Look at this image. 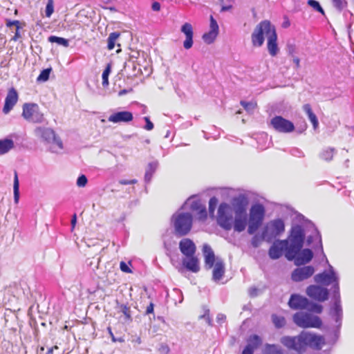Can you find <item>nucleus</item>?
<instances>
[{"mask_svg": "<svg viewBox=\"0 0 354 354\" xmlns=\"http://www.w3.org/2000/svg\"><path fill=\"white\" fill-rule=\"evenodd\" d=\"M298 218L301 222V224L297 225V230L295 232V235L297 236L298 239L297 240L299 248L297 250H296L295 254H294L295 257L292 259L295 265L297 266H304L308 263L313 258V252L310 249L306 248L302 250L306 237L304 227L306 223H308L314 228L313 234L308 236L307 238L308 244L310 245L315 242V244L313 247L315 252H320L323 257L326 259L324 252L322 238L319 231L315 227L313 223L309 221L306 220L303 215L298 216Z\"/></svg>", "mask_w": 354, "mask_h": 354, "instance_id": "1", "label": "nucleus"}, {"mask_svg": "<svg viewBox=\"0 0 354 354\" xmlns=\"http://www.w3.org/2000/svg\"><path fill=\"white\" fill-rule=\"evenodd\" d=\"M314 281L317 283L326 286L333 284L331 291L333 292V304L330 308L329 315L335 321L339 323V326L343 317V310L341 305L339 277L337 274L335 272L333 266L329 265V271L328 272H323L315 275Z\"/></svg>", "mask_w": 354, "mask_h": 354, "instance_id": "2", "label": "nucleus"}, {"mask_svg": "<svg viewBox=\"0 0 354 354\" xmlns=\"http://www.w3.org/2000/svg\"><path fill=\"white\" fill-rule=\"evenodd\" d=\"M280 342L290 350L302 353L307 347L320 350L325 344V339L322 335L303 330L297 336H283Z\"/></svg>", "mask_w": 354, "mask_h": 354, "instance_id": "3", "label": "nucleus"}, {"mask_svg": "<svg viewBox=\"0 0 354 354\" xmlns=\"http://www.w3.org/2000/svg\"><path fill=\"white\" fill-rule=\"evenodd\" d=\"M267 38V48L272 57L276 56L279 53L277 44V35L276 28L270 21L264 20L261 21L254 28L251 35L252 43L254 46H261Z\"/></svg>", "mask_w": 354, "mask_h": 354, "instance_id": "4", "label": "nucleus"}, {"mask_svg": "<svg viewBox=\"0 0 354 354\" xmlns=\"http://www.w3.org/2000/svg\"><path fill=\"white\" fill-rule=\"evenodd\" d=\"M298 224H292L287 239H277L273 242L268 250V256L272 260L279 259L284 253L288 261H292L296 250H298V239L295 235Z\"/></svg>", "mask_w": 354, "mask_h": 354, "instance_id": "5", "label": "nucleus"}, {"mask_svg": "<svg viewBox=\"0 0 354 354\" xmlns=\"http://www.w3.org/2000/svg\"><path fill=\"white\" fill-rule=\"evenodd\" d=\"M171 223L174 227V232L177 236L187 235L191 230L193 217L188 212H176L171 217Z\"/></svg>", "mask_w": 354, "mask_h": 354, "instance_id": "6", "label": "nucleus"}, {"mask_svg": "<svg viewBox=\"0 0 354 354\" xmlns=\"http://www.w3.org/2000/svg\"><path fill=\"white\" fill-rule=\"evenodd\" d=\"M35 136L42 139L47 144H51L50 151L53 153H59L64 149L62 140L50 128L37 127L35 130Z\"/></svg>", "mask_w": 354, "mask_h": 354, "instance_id": "7", "label": "nucleus"}, {"mask_svg": "<svg viewBox=\"0 0 354 354\" xmlns=\"http://www.w3.org/2000/svg\"><path fill=\"white\" fill-rule=\"evenodd\" d=\"M265 214L266 209L262 204L256 203L251 206L248 217V234H253L261 227L264 220Z\"/></svg>", "mask_w": 354, "mask_h": 354, "instance_id": "8", "label": "nucleus"}, {"mask_svg": "<svg viewBox=\"0 0 354 354\" xmlns=\"http://www.w3.org/2000/svg\"><path fill=\"white\" fill-rule=\"evenodd\" d=\"M292 320L297 326L303 328H319L322 325V321L318 316L302 311L295 313Z\"/></svg>", "mask_w": 354, "mask_h": 354, "instance_id": "9", "label": "nucleus"}, {"mask_svg": "<svg viewBox=\"0 0 354 354\" xmlns=\"http://www.w3.org/2000/svg\"><path fill=\"white\" fill-rule=\"evenodd\" d=\"M233 212L231 205L227 203H221L218 206L216 221L225 230L229 231L232 228Z\"/></svg>", "mask_w": 354, "mask_h": 354, "instance_id": "10", "label": "nucleus"}, {"mask_svg": "<svg viewBox=\"0 0 354 354\" xmlns=\"http://www.w3.org/2000/svg\"><path fill=\"white\" fill-rule=\"evenodd\" d=\"M263 231L264 238H266V241L270 242L273 239L280 236L284 232V221L281 218L271 220L267 223Z\"/></svg>", "mask_w": 354, "mask_h": 354, "instance_id": "11", "label": "nucleus"}, {"mask_svg": "<svg viewBox=\"0 0 354 354\" xmlns=\"http://www.w3.org/2000/svg\"><path fill=\"white\" fill-rule=\"evenodd\" d=\"M269 126L279 133H288L293 131V123L281 116H275L271 119Z\"/></svg>", "mask_w": 354, "mask_h": 354, "instance_id": "12", "label": "nucleus"}, {"mask_svg": "<svg viewBox=\"0 0 354 354\" xmlns=\"http://www.w3.org/2000/svg\"><path fill=\"white\" fill-rule=\"evenodd\" d=\"M306 292L310 298L318 301H325L328 299V289L319 286L310 285L307 287Z\"/></svg>", "mask_w": 354, "mask_h": 354, "instance_id": "13", "label": "nucleus"}, {"mask_svg": "<svg viewBox=\"0 0 354 354\" xmlns=\"http://www.w3.org/2000/svg\"><path fill=\"white\" fill-rule=\"evenodd\" d=\"M315 272L312 266H305L295 269L291 274V279L295 282H300L310 278Z\"/></svg>", "mask_w": 354, "mask_h": 354, "instance_id": "14", "label": "nucleus"}, {"mask_svg": "<svg viewBox=\"0 0 354 354\" xmlns=\"http://www.w3.org/2000/svg\"><path fill=\"white\" fill-rule=\"evenodd\" d=\"M248 199L244 194H239L232 200V208L234 214L247 213Z\"/></svg>", "mask_w": 354, "mask_h": 354, "instance_id": "15", "label": "nucleus"}, {"mask_svg": "<svg viewBox=\"0 0 354 354\" xmlns=\"http://www.w3.org/2000/svg\"><path fill=\"white\" fill-rule=\"evenodd\" d=\"M218 25L212 15L209 18V30L203 34V39L207 44H212L218 35Z\"/></svg>", "mask_w": 354, "mask_h": 354, "instance_id": "16", "label": "nucleus"}, {"mask_svg": "<svg viewBox=\"0 0 354 354\" xmlns=\"http://www.w3.org/2000/svg\"><path fill=\"white\" fill-rule=\"evenodd\" d=\"M308 303L309 300L306 297L298 294H292L288 304L292 310H306L308 308Z\"/></svg>", "mask_w": 354, "mask_h": 354, "instance_id": "17", "label": "nucleus"}, {"mask_svg": "<svg viewBox=\"0 0 354 354\" xmlns=\"http://www.w3.org/2000/svg\"><path fill=\"white\" fill-rule=\"evenodd\" d=\"M248 226L247 213L234 214L233 218L232 228L234 232H242Z\"/></svg>", "mask_w": 354, "mask_h": 354, "instance_id": "18", "label": "nucleus"}, {"mask_svg": "<svg viewBox=\"0 0 354 354\" xmlns=\"http://www.w3.org/2000/svg\"><path fill=\"white\" fill-rule=\"evenodd\" d=\"M180 32L185 35V40L183 41V47L188 50L193 46L194 30L192 25L189 23H185L180 28Z\"/></svg>", "mask_w": 354, "mask_h": 354, "instance_id": "19", "label": "nucleus"}, {"mask_svg": "<svg viewBox=\"0 0 354 354\" xmlns=\"http://www.w3.org/2000/svg\"><path fill=\"white\" fill-rule=\"evenodd\" d=\"M18 99L17 90L13 87L10 88L7 93L3 111H11L17 104Z\"/></svg>", "mask_w": 354, "mask_h": 354, "instance_id": "20", "label": "nucleus"}, {"mask_svg": "<svg viewBox=\"0 0 354 354\" xmlns=\"http://www.w3.org/2000/svg\"><path fill=\"white\" fill-rule=\"evenodd\" d=\"M179 249L183 255L190 257L194 255L196 248L191 239H183L179 243Z\"/></svg>", "mask_w": 354, "mask_h": 354, "instance_id": "21", "label": "nucleus"}, {"mask_svg": "<svg viewBox=\"0 0 354 354\" xmlns=\"http://www.w3.org/2000/svg\"><path fill=\"white\" fill-rule=\"evenodd\" d=\"M182 262L183 267L189 271L196 273L200 270L198 259L194 255L185 257Z\"/></svg>", "mask_w": 354, "mask_h": 354, "instance_id": "22", "label": "nucleus"}, {"mask_svg": "<svg viewBox=\"0 0 354 354\" xmlns=\"http://www.w3.org/2000/svg\"><path fill=\"white\" fill-rule=\"evenodd\" d=\"M203 252L205 256V263L207 269H210L214 265L215 256L214 251L208 244H204Z\"/></svg>", "mask_w": 354, "mask_h": 354, "instance_id": "23", "label": "nucleus"}, {"mask_svg": "<svg viewBox=\"0 0 354 354\" xmlns=\"http://www.w3.org/2000/svg\"><path fill=\"white\" fill-rule=\"evenodd\" d=\"M213 272H212V279L214 281H220L224 275L225 273V264L221 260H218L216 261L215 264L213 266Z\"/></svg>", "mask_w": 354, "mask_h": 354, "instance_id": "24", "label": "nucleus"}, {"mask_svg": "<svg viewBox=\"0 0 354 354\" xmlns=\"http://www.w3.org/2000/svg\"><path fill=\"white\" fill-rule=\"evenodd\" d=\"M22 116L27 121L33 123H43L46 121L41 112H22Z\"/></svg>", "mask_w": 354, "mask_h": 354, "instance_id": "25", "label": "nucleus"}, {"mask_svg": "<svg viewBox=\"0 0 354 354\" xmlns=\"http://www.w3.org/2000/svg\"><path fill=\"white\" fill-rule=\"evenodd\" d=\"M133 115L131 112H116L109 118L110 122L117 123L119 122H129L132 120Z\"/></svg>", "mask_w": 354, "mask_h": 354, "instance_id": "26", "label": "nucleus"}, {"mask_svg": "<svg viewBox=\"0 0 354 354\" xmlns=\"http://www.w3.org/2000/svg\"><path fill=\"white\" fill-rule=\"evenodd\" d=\"M15 147L14 141L10 138L0 140V156L7 153Z\"/></svg>", "mask_w": 354, "mask_h": 354, "instance_id": "27", "label": "nucleus"}, {"mask_svg": "<svg viewBox=\"0 0 354 354\" xmlns=\"http://www.w3.org/2000/svg\"><path fill=\"white\" fill-rule=\"evenodd\" d=\"M158 166V161H153L149 162L146 168L145 180L146 183H149L151 180L153 173L156 171Z\"/></svg>", "mask_w": 354, "mask_h": 354, "instance_id": "28", "label": "nucleus"}, {"mask_svg": "<svg viewBox=\"0 0 354 354\" xmlns=\"http://www.w3.org/2000/svg\"><path fill=\"white\" fill-rule=\"evenodd\" d=\"M48 41L50 43H56L57 45L62 46L66 48L69 46V41L68 39L55 35H50L48 37Z\"/></svg>", "mask_w": 354, "mask_h": 354, "instance_id": "29", "label": "nucleus"}, {"mask_svg": "<svg viewBox=\"0 0 354 354\" xmlns=\"http://www.w3.org/2000/svg\"><path fill=\"white\" fill-rule=\"evenodd\" d=\"M262 343L261 337L257 335H253L250 336L248 339V344L246 346H250L252 349L257 348Z\"/></svg>", "mask_w": 354, "mask_h": 354, "instance_id": "30", "label": "nucleus"}, {"mask_svg": "<svg viewBox=\"0 0 354 354\" xmlns=\"http://www.w3.org/2000/svg\"><path fill=\"white\" fill-rule=\"evenodd\" d=\"M13 192H14V201L16 204L19 203V183L17 171H15L14 182H13Z\"/></svg>", "mask_w": 354, "mask_h": 354, "instance_id": "31", "label": "nucleus"}, {"mask_svg": "<svg viewBox=\"0 0 354 354\" xmlns=\"http://www.w3.org/2000/svg\"><path fill=\"white\" fill-rule=\"evenodd\" d=\"M120 33L118 32H111L107 39V48L109 50H113L115 46L116 40L120 37Z\"/></svg>", "mask_w": 354, "mask_h": 354, "instance_id": "32", "label": "nucleus"}, {"mask_svg": "<svg viewBox=\"0 0 354 354\" xmlns=\"http://www.w3.org/2000/svg\"><path fill=\"white\" fill-rule=\"evenodd\" d=\"M265 354H282V351L279 346L276 344H266Z\"/></svg>", "mask_w": 354, "mask_h": 354, "instance_id": "33", "label": "nucleus"}, {"mask_svg": "<svg viewBox=\"0 0 354 354\" xmlns=\"http://www.w3.org/2000/svg\"><path fill=\"white\" fill-rule=\"evenodd\" d=\"M272 321L274 326L277 328H281L286 325V321L283 316H279L277 315H272Z\"/></svg>", "mask_w": 354, "mask_h": 354, "instance_id": "34", "label": "nucleus"}, {"mask_svg": "<svg viewBox=\"0 0 354 354\" xmlns=\"http://www.w3.org/2000/svg\"><path fill=\"white\" fill-rule=\"evenodd\" d=\"M111 72V64L109 63L105 69L104 70L102 78V86L106 87L109 85V76Z\"/></svg>", "mask_w": 354, "mask_h": 354, "instance_id": "35", "label": "nucleus"}, {"mask_svg": "<svg viewBox=\"0 0 354 354\" xmlns=\"http://www.w3.org/2000/svg\"><path fill=\"white\" fill-rule=\"evenodd\" d=\"M306 310H308L309 312L320 314L323 310V306L320 304H315L309 301L308 308H306Z\"/></svg>", "mask_w": 354, "mask_h": 354, "instance_id": "36", "label": "nucleus"}, {"mask_svg": "<svg viewBox=\"0 0 354 354\" xmlns=\"http://www.w3.org/2000/svg\"><path fill=\"white\" fill-rule=\"evenodd\" d=\"M264 240L266 241V238H264L263 231H262V234H261V236L259 235V234H255L252 238L251 244H252V247L257 248L260 246V245L261 244L262 241H264Z\"/></svg>", "mask_w": 354, "mask_h": 354, "instance_id": "37", "label": "nucleus"}, {"mask_svg": "<svg viewBox=\"0 0 354 354\" xmlns=\"http://www.w3.org/2000/svg\"><path fill=\"white\" fill-rule=\"evenodd\" d=\"M335 149L333 148H327L321 153L320 157L326 161H330L332 160L334 155Z\"/></svg>", "mask_w": 354, "mask_h": 354, "instance_id": "38", "label": "nucleus"}, {"mask_svg": "<svg viewBox=\"0 0 354 354\" xmlns=\"http://www.w3.org/2000/svg\"><path fill=\"white\" fill-rule=\"evenodd\" d=\"M190 205V209L193 211H197L201 209L204 205L201 203L199 200H192V198H189L185 205Z\"/></svg>", "mask_w": 354, "mask_h": 354, "instance_id": "39", "label": "nucleus"}, {"mask_svg": "<svg viewBox=\"0 0 354 354\" xmlns=\"http://www.w3.org/2000/svg\"><path fill=\"white\" fill-rule=\"evenodd\" d=\"M240 104H241V106L244 108V109L245 111H252V110L257 109V104L255 101H253V100L250 101V102L241 100L240 102Z\"/></svg>", "mask_w": 354, "mask_h": 354, "instance_id": "40", "label": "nucleus"}, {"mask_svg": "<svg viewBox=\"0 0 354 354\" xmlns=\"http://www.w3.org/2000/svg\"><path fill=\"white\" fill-rule=\"evenodd\" d=\"M307 3L309 6L312 7L315 10L319 12L322 15H325L324 10L322 8V7L321 6L319 1H317L316 0H308L307 1Z\"/></svg>", "mask_w": 354, "mask_h": 354, "instance_id": "41", "label": "nucleus"}, {"mask_svg": "<svg viewBox=\"0 0 354 354\" xmlns=\"http://www.w3.org/2000/svg\"><path fill=\"white\" fill-rule=\"evenodd\" d=\"M218 201L217 198L215 196L210 198V199L209 201V215L212 216H214V211L218 205Z\"/></svg>", "mask_w": 354, "mask_h": 354, "instance_id": "42", "label": "nucleus"}, {"mask_svg": "<svg viewBox=\"0 0 354 354\" xmlns=\"http://www.w3.org/2000/svg\"><path fill=\"white\" fill-rule=\"evenodd\" d=\"M51 68H46L41 71L39 75L37 77V82H46L49 79Z\"/></svg>", "mask_w": 354, "mask_h": 354, "instance_id": "43", "label": "nucleus"}, {"mask_svg": "<svg viewBox=\"0 0 354 354\" xmlns=\"http://www.w3.org/2000/svg\"><path fill=\"white\" fill-rule=\"evenodd\" d=\"M54 12V2L53 0H48L45 13L47 17H50Z\"/></svg>", "mask_w": 354, "mask_h": 354, "instance_id": "44", "label": "nucleus"}, {"mask_svg": "<svg viewBox=\"0 0 354 354\" xmlns=\"http://www.w3.org/2000/svg\"><path fill=\"white\" fill-rule=\"evenodd\" d=\"M308 115V119L313 126L314 130H317L318 128L319 122L317 116L314 113V112H307Z\"/></svg>", "mask_w": 354, "mask_h": 354, "instance_id": "45", "label": "nucleus"}, {"mask_svg": "<svg viewBox=\"0 0 354 354\" xmlns=\"http://www.w3.org/2000/svg\"><path fill=\"white\" fill-rule=\"evenodd\" d=\"M120 311L124 315L126 319L131 321V315L130 308L127 305L122 304L120 306Z\"/></svg>", "mask_w": 354, "mask_h": 354, "instance_id": "46", "label": "nucleus"}, {"mask_svg": "<svg viewBox=\"0 0 354 354\" xmlns=\"http://www.w3.org/2000/svg\"><path fill=\"white\" fill-rule=\"evenodd\" d=\"M333 3L339 11H341L346 6V2L345 0H333Z\"/></svg>", "mask_w": 354, "mask_h": 354, "instance_id": "47", "label": "nucleus"}, {"mask_svg": "<svg viewBox=\"0 0 354 354\" xmlns=\"http://www.w3.org/2000/svg\"><path fill=\"white\" fill-rule=\"evenodd\" d=\"M39 109L35 103H25L23 105L22 111H36Z\"/></svg>", "mask_w": 354, "mask_h": 354, "instance_id": "48", "label": "nucleus"}, {"mask_svg": "<svg viewBox=\"0 0 354 354\" xmlns=\"http://www.w3.org/2000/svg\"><path fill=\"white\" fill-rule=\"evenodd\" d=\"M88 180L85 175H81L77 180V185L80 187H84L87 184Z\"/></svg>", "mask_w": 354, "mask_h": 354, "instance_id": "49", "label": "nucleus"}, {"mask_svg": "<svg viewBox=\"0 0 354 354\" xmlns=\"http://www.w3.org/2000/svg\"><path fill=\"white\" fill-rule=\"evenodd\" d=\"M197 212H198L199 219H201V220L206 219L207 214L206 207L205 205L203 207H202L201 209H199L198 210H197Z\"/></svg>", "mask_w": 354, "mask_h": 354, "instance_id": "50", "label": "nucleus"}, {"mask_svg": "<svg viewBox=\"0 0 354 354\" xmlns=\"http://www.w3.org/2000/svg\"><path fill=\"white\" fill-rule=\"evenodd\" d=\"M290 153L292 156H295V157H298V158H301V157H304V152L300 150L298 148H293L290 150Z\"/></svg>", "mask_w": 354, "mask_h": 354, "instance_id": "51", "label": "nucleus"}, {"mask_svg": "<svg viewBox=\"0 0 354 354\" xmlns=\"http://www.w3.org/2000/svg\"><path fill=\"white\" fill-rule=\"evenodd\" d=\"M120 270L124 272H126V273H131L132 272L131 270L129 268L128 265L124 261L120 262Z\"/></svg>", "mask_w": 354, "mask_h": 354, "instance_id": "52", "label": "nucleus"}, {"mask_svg": "<svg viewBox=\"0 0 354 354\" xmlns=\"http://www.w3.org/2000/svg\"><path fill=\"white\" fill-rule=\"evenodd\" d=\"M146 124L144 127V129L147 131H151L153 129V124L150 121L149 118L148 117L144 118Z\"/></svg>", "mask_w": 354, "mask_h": 354, "instance_id": "53", "label": "nucleus"}, {"mask_svg": "<svg viewBox=\"0 0 354 354\" xmlns=\"http://www.w3.org/2000/svg\"><path fill=\"white\" fill-rule=\"evenodd\" d=\"M19 24L20 23H19V21L18 20H13V21H12V20H10V19H7L6 24L7 27L10 28L12 26H16V28H17V26L20 27Z\"/></svg>", "mask_w": 354, "mask_h": 354, "instance_id": "54", "label": "nucleus"}, {"mask_svg": "<svg viewBox=\"0 0 354 354\" xmlns=\"http://www.w3.org/2000/svg\"><path fill=\"white\" fill-rule=\"evenodd\" d=\"M335 322L337 323V329L335 331L334 335H333L334 337H333V340L331 342H329V344H331V343L334 344V343H335L337 339H338V337H339V328H340L341 326H339V323L337 322L336 321H335ZM340 325H342V324Z\"/></svg>", "mask_w": 354, "mask_h": 354, "instance_id": "55", "label": "nucleus"}, {"mask_svg": "<svg viewBox=\"0 0 354 354\" xmlns=\"http://www.w3.org/2000/svg\"><path fill=\"white\" fill-rule=\"evenodd\" d=\"M200 318L204 319L209 325L212 324V320L209 316V310H206L205 314L200 316Z\"/></svg>", "mask_w": 354, "mask_h": 354, "instance_id": "56", "label": "nucleus"}, {"mask_svg": "<svg viewBox=\"0 0 354 354\" xmlns=\"http://www.w3.org/2000/svg\"><path fill=\"white\" fill-rule=\"evenodd\" d=\"M136 183H137V180H136V179H133V180H130L122 179L119 181V183L121 185H131V184H136Z\"/></svg>", "mask_w": 354, "mask_h": 354, "instance_id": "57", "label": "nucleus"}, {"mask_svg": "<svg viewBox=\"0 0 354 354\" xmlns=\"http://www.w3.org/2000/svg\"><path fill=\"white\" fill-rule=\"evenodd\" d=\"M254 349H252V348H250V346H246L243 352H242V354H253L254 353Z\"/></svg>", "mask_w": 354, "mask_h": 354, "instance_id": "58", "label": "nucleus"}, {"mask_svg": "<svg viewBox=\"0 0 354 354\" xmlns=\"http://www.w3.org/2000/svg\"><path fill=\"white\" fill-rule=\"evenodd\" d=\"M259 290L256 288H250L249 289V294L251 297H256L258 295Z\"/></svg>", "mask_w": 354, "mask_h": 354, "instance_id": "59", "label": "nucleus"}, {"mask_svg": "<svg viewBox=\"0 0 354 354\" xmlns=\"http://www.w3.org/2000/svg\"><path fill=\"white\" fill-rule=\"evenodd\" d=\"M151 8L153 11H159L160 10V4L157 1L153 2Z\"/></svg>", "mask_w": 354, "mask_h": 354, "instance_id": "60", "label": "nucleus"}, {"mask_svg": "<svg viewBox=\"0 0 354 354\" xmlns=\"http://www.w3.org/2000/svg\"><path fill=\"white\" fill-rule=\"evenodd\" d=\"M153 303H150L149 305L147 307V309H146V314L147 315H149V314H152L153 313Z\"/></svg>", "mask_w": 354, "mask_h": 354, "instance_id": "61", "label": "nucleus"}, {"mask_svg": "<svg viewBox=\"0 0 354 354\" xmlns=\"http://www.w3.org/2000/svg\"><path fill=\"white\" fill-rule=\"evenodd\" d=\"M19 28H20V27L17 26V28H16V32L15 33V35L12 38V40L17 41L21 37V35H20L19 31Z\"/></svg>", "mask_w": 354, "mask_h": 354, "instance_id": "62", "label": "nucleus"}, {"mask_svg": "<svg viewBox=\"0 0 354 354\" xmlns=\"http://www.w3.org/2000/svg\"><path fill=\"white\" fill-rule=\"evenodd\" d=\"M292 62L295 64L296 68H299V66H300V59H299V58L297 57H293Z\"/></svg>", "mask_w": 354, "mask_h": 354, "instance_id": "63", "label": "nucleus"}, {"mask_svg": "<svg viewBox=\"0 0 354 354\" xmlns=\"http://www.w3.org/2000/svg\"><path fill=\"white\" fill-rule=\"evenodd\" d=\"M76 223H77V216L76 214H73V217H72V219H71V226H72V230H73L75 228V226L76 225Z\"/></svg>", "mask_w": 354, "mask_h": 354, "instance_id": "64", "label": "nucleus"}]
</instances>
